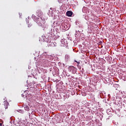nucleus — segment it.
<instances>
[{
	"label": "nucleus",
	"mask_w": 126,
	"mask_h": 126,
	"mask_svg": "<svg viewBox=\"0 0 126 126\" xmlns=\"http://www.w3.org/2000/svg\"><path fill=\"white\" fill-rule=\"evenodd\" d=\"M2 125L1 123H0V126H2Z\"/></svg>",
	"instance_id": "obj_11"
},
{
	"label": "nucleus",
	"mask_w": 126,
	"mask_h": 126,
	"mask_svg": "<svg viewBox=\"0 0 126 126\" xmlns=\"http://www.w3.org/2000/svg\"><path fill=\"white\" fill-rule=\"evenodd\" d=\"M37 16H42L43 15V12L41 10H38L36 12Z\"/></svg>",
	"instance_id": "obj_3"
},
{
	"label": "nucleus",
	"mask_w": 126,
	"mask_h": 126,
	"mask_svg": "<svg viewBox=\"0 0 126 126\" xmlns=\"http://www.w3.org/2000/svg\"><path fill=\"white\" fill-rule=\"evenodd\" d=\"M86 17H85V19H86Z\"/></svg>",
	"instance_id": "obj_13"
},
{
	"label": "nucleus",
	"mask_w": 126,
	"mask_h": 126,
	"mask_svg": "<svg viewBox=\"0 0 126 126\" xmlns=\"http://www.w3.org/2000/svg\"><path fill=\"white\" fill-rule=\"evenodd\" d=\"M5 109H6L7 108V107L5 106Z\"/></svg>",
	"instance_id": "obj_12"
},
{
	"label": "nucleus",
	"mask_w": 126,
	"mask_h": 126,
	"mask_svg": "<svg viewBox=\"0 0 126 126\" xmlns=\"http://www.w3.org/2000/svg\"><path fill=\"white\" fill-rule=\"evenodd\" d=\"M19 15H20V16H22V14L21 13H19Z\"/></svg>",
	"instance_id": "obj_10"
},
{
	"label": "nucleus",
	"mask_w": 126,
	"mask_h": 126,
	"mask_svg": "<svg viewBox=\"0 0 126 126\" xmlns=\"http://www.w3.org/2000/svg\"><path fill=\"white\" fill-rule=\"evenodd\" d=\"M4 105H6V106H7V105H8V102H5Z\"/></svg>",
	"instance_id": "obj_8"
},
{
	"label": "nucleus",
	"mask_w": 126,
	"mask_h": 126,
	"mask_svg": "<svg viewBox=\"0 0 126 126\" xmlns=\"http://www.w3.org/2000/svg\"><path fill=\"white\" fill-rule=\"evenodd\" d=\"M19 113H22V114H23V111H22V110H19Z\"/></svg>",
	"instance_id": "obj_7"
},
{
	"label": "nucleus",
	"mask_w": 126,
	"mask_h": 126,
	"mask_svg": "<svg viewBox=\"0 0 126 126\" xmlns=\"http://www.w3.org/2000/svg\"><path fill=\"white\" fill-rule=\"evenodd\" d=\"M24 108L26 111H29L30 110V109L29 108V106H28V105H25Z\"/></svg>",
	"instance_id": "obj_5"
},
{
	"label": "nucleus",
	"mask_w": 126,
	"mask_h": 126,
	"mask_svg": "<svg viewBox=\"0 0 126 126\" xmlns=\"http://www.w3.org/2000/svg\"><path fill=\"white\" fill-rule=\"evenodd\" d=\"M65 59H66V60H69V56L68 55H67V54H66V55H65Z\"/></svg>",
	"instance_id": "obj_6"
},
{
	"label": "nucleus",
	"mask_w": 126,
	"mask_h": 126,
	"mask_svg": "<svg viewBox=\"0 0 126 126\" xmlns=\"http://www.w3.org/2000/svg\"><path fill=\"white\" fill-rule=\"evenodd\" d=\"M75 62L76 63H78V64H79V63H80V62H77V61H75Z\"/></svg>",
	"instance_id": "obj_9"
},
{
	"label": "nucleus",
	"mask_w": 126,
	"mask_h": 126,
	"mask_svg": "<svg viewBox=\"0 0 126 126\" xmlns=\"http://www.w3.org/2000/svg\"><path fill=\"white\" fill-rule=\"evenodd\" d=\"M56 42H51L50 44H48L49 47H55L56 46Z\"/></svg>",
	"instance_id": "obj_4"
},
{
	"label": "nucleus",
	"mask_w": 126,
	"mask_h": 126,
	"mask_svg": "<svg viewBox=\"0 0 126 126\" xmlns=\"http://www.w3.org/2000/svg\"><path fill=\"white\" fill-rule=\"evenodd\" d=\"M51 16H53V15H51Z\"/></svg>",
	"instance_id": "obj_14"
},
{
	"label": "nucleus",
	"mask_w": 126,
	"mask_h": 126,
	"mask_svg": "<svg viewBox=\"0 0 126 126\" xmlns=\"http://www.w3.org/2000/svg\"><path fill=\"white\" fill-rule=\"evenodd\" d=\"M68 70L69 72H71L73 74H75L76 73V68L74 67L73 66H70L68 68Z\"/></svg>",
	"instance_id": "obj_1"
},
{
	"label": "nucleus",
	"mask_w": 126,
	"mask_h": 126,
	"mask_svg": "<svg viewBox=\"0 0 126 126\" xmlns=\"http://www.w3.org/2000/svg\"><path fill=\"white\" fill-rule=\"evenodd\" d=\"M72 14H73V12L71 11H67L66 13L67 16H72Z\"/></svg>",
	"instance_id": "obj_2"
}]
</instances>
